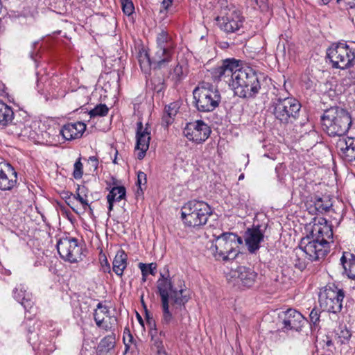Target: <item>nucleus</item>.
Wrapping results in <instances>:
<instances>
[{
	"label": "nucleus",
	"instance_id": "nucleus-16",
	"mask_svg": "<svg viewBox=\"0 0 355 355\" xmlns=\"http://www.w3.org/2000/svg\"><path fill=\"white\" fill-rule=\"evenodd\" d=\"M109 308L103 305L101 302L98 303L96 309L94 312V320L96 324V326L105 331H110L113 325L112 321H116L114 317L110 315Z\"/></svg>",
	"mask_w": 355,
	"mask_h": 355
},
{
	"label": "nucleus",
	"instance_id": "nucleus-40",
	"mask_svg": "<svg viewBox=\"0 0 355 355\" xmlns=\"http://www.w3.org/2000/svg\"><path fill=\"white\" fill-rule=\"evenodd\" d=\"M83 174V166L79 158L74 164L73 175L75 179H80Z\"/></svg>",
	"mask_w": 355,
	"mask_h": 355
},
{
	"label": "nucleus",
	"instance_id": "nucleus-20",
	"mask_svg": "<svg viewBox=\"0 0 355 355\" xmlns=\"http://www.w3.org/2000/svg\"><path fill=\"white\" fill-rule=\"evenodd\" d=\"M232 277L236 279L238 284L250 288L254 284L257 274L250 268L239 266L233 271Z\"/></svg>",
	"mask_w": 355,
	"mask_h": 355
},
{
	"label": "nucleus",
	"instance_id": "nucleus-22",
	"mask_svg": "<svg viewBox=\"0 0 355 355\" xmlns=\"http://www.w3.org/2000/svg\"><path fill=\"white\" fill-rule=\"evenodd\" d=\"M221 21H219L220 27L227 33H234L239 30L243 25V17L236 11H233L225 17H223Z\"/></svg>",
	"mask_w": 355,
	"mask_h": 355
},
{
	"label": "nucleus",
	"instance_id": "nucleus-2",
	"mask_svg": "<svg viewBox=\"0 0 355 355\" xmlns=\"http://www.w3.org/2000/svg\"><path fill=\"white\" fill-rule=\"evenodd\" d=\"M162 277L157 280V289L161 297L162 317L161 324L167 329L175 323V315L179 312H186L185 304L188 302L189 291L182 282L178 280V287H174L171 279Z\"/></svg>",
	"mask_w": 355,
	"mask_h": 355
},
{
	"label": "nucleus",
	"instance_id": "nucleus-28",
	"mask_svg": "<svg viewBox=\"0 0 355 355\" xmlns=\"http://www.w3.org/2000/svg\"><path fill=\"white\" fill-rule=\"evenodd\" d=\"M128 256L125 252L120 250H119L112 262V269L116 275L121 277L124 270L127 267Z\"/></svg>",
	"mask_w": 355,
	"mask_h": 355
},
{
	"label": "nucleus",
	"instance_id": "nucleus-31",
	"mask_svg": "<svg viewBox=\"0 0 355 355\" xmlns=\"http://www.w3.org/2000/svg\"><path fill=\"white\" fill-rule=\"evenodd\" d=\"M151 336V345L157 351L164 349L163 338L165 337L164 331H157V329L149 330Z\"/></svg>",
	"mask_w": 355,
	"mask_h": 355
},
{
	"label": "nucleus",
	"instance_id": "nucleus-32",
	"mask_svg": "<svg viewBox=\"0 0 355 355\" xmlns=\"http://www.w3.org/2000/svg\"><path fill=\"white\" fill-rule=\"evenodd\" d=\"M157 46L156 47H161L165 49H170L173 50L174 45L171 41V38L165 31H162L157 37Z\"/></svg>",
	"mask_w": 355,
	"mask_h": 355
},
{
	"label": "nucleus",
	"instance_id": "nucleus-13",
	"mask_svg": "<svg viewBox=\"0 0 355 355\" xmlns=\"http://www.w3.org/2000/svg\"><path fill=\"white\" fill-rule=\"evenodd\" d=\"M17 182V173L11 164L0 162V190L3 191H11L16 187Z\"/></svg>",
	"mask_w": 355,
	"mask_h": 355
},
{
	"label": "nucleus",
	"instance_id": "nucleus-36",
	"mask_svg": "<svg viewBox=\"0 0 355 355\" xmlns=\"http://www.w3.org/2000/svg\"><path fill=\"white\" fill-rule=\"evenodd\" d=\"M338 338L342 344L348 343L351 337L352 332L346 326L340 327L338 333Z\"/></svg>",
	"mask_w": 355,
	"mask_h": 355
},
{
	"label": "nucleus",
	"instance_id": "nucleus-33",
	"mask_svg": "<svg viewBox=\"0 0 355 355\" xmlns=\"http://www.w3.org/2000/svg\"><path fill=\"white\" fill-rule=\"evenodd\" d=\"M109 111L108 107L105 104H99L96 105L94 109L89 112L90 118L96 116H105L107 114Z\"/></svg>",
	"mask_w": 355,
	"mask_h": 355
},
{
	"label": "nucleus",
	"instance_id": "nucleus-25",
	"mask_svg": "<svg viewBox=\"0 0 355 355\" xmlns=\"http://www.w3.org/2000/svg\"><path fill=\"white\" fill-rule=\"evenodd\" d=\"M14 298L20 302L25 310L31 311L33 306L32 295L28 293L23 284L18 285L13 291Z\"/></svg>",
	"mask_w": 355,
	"mask_h": 355
},
{
	"label": "nucleus",
	"instance_id": "nucleus-51",
	"mask_svg": "<svg viewBox=\"0 0 355 355\" xmlns=\"http://www.w3.org/2000/svg\"><path fill=\"white\" fill-rule=\"evenodd\" d=\"M88 209L89 210V214L90 216H93L94 215V210H93V208L92 207L91 205L88 202V205H87L86 207V209Z\"/></svg>",
	"mask_w": 355,
	"mask_h": 355
},
{
	"label": "nucleus",
	"instance_id": "nucleus-54",
	"mask_svg": "<svg viewBox=\"0 0 355 355\" xmlns=\"http://www.w3.org/2000/svg\"><path fill=\"white\" fill-rule=\"evenodd\" d=\"M331 0H322L324 4L329 3Z\"/></svg>",
	"mask_w": 355,
	"mask_h": 355
},
{
	"label": "nucleus",
	"instance_id": "nucleus-45",
	"mask_svg": "<svg viewBox=\"0 0 355 355\" xmlns=\"http://www.w3.org/2000/svg\"><path fill=\"white\" fill-rule=\"evenodd\" d=\"M73 198L78 200L85 210H86V207L88 205V199H85L84 197L78 192V189H76V194H74Z\"/></svg>",
	"mask_w": 355,
	"mask_h": 355
},
{
	"label": "nucleus",
	"instance_id": "nucleus-48",
	"mask_svg": "<svg viewBox=\"0 0 355 355\" xmlns=\"http://www.w3.org/2000/svg\"><path fill=\"white\" fill-rule=\"evenodd\" d=\"M146 322L150 328V330L157 329L155 320L152 317H150L148 314L146 315Z\"/></svg>",
	"mask_w": 355,
	"mask_h": 355
},
{
	"label": "nucleus",
	"instance_id": "nucleus-23",
	"mask_svg": "<svg viewBox=\"0 0 355 355\" xmlns=\"http://www.w3.org/2000/svg\"><path fill=\"white\" fill-rule=\"evenodd\" d=\"M263 240V234L259 227L249 228L245 233V241L248 250L254 252L260 247V243Z\"/></svg>",
	"mask_w": 355,
	"mask_h": 355
},
{
	"label": "nucleus",
	"instance_id": "nucleus-18",
	"mask_svg": "<svg viewBox=\"0 0 355 355\" xmlns=\"http://www.w3.org/2000/svg\"><path fill=\"white\" fill-rule=\"evenodd\" d=\"M239 65L238 60L235 59H227L223 61L222 65L213 69L211 74L215 80H221L222 78H231L237 70Z\"/></svg>",
	"mask_w": 355,
	"mask_h": 355
},
{
	"label": "nucleus",
	"instance_id": "nucleus-56",
	"mask_svg": "<svg viewBox=\"0 0 355 355\" xmlns=\"http://www.w3.org/2000/svg\"><path fill=\"white\" fill-rule=\"evenodd\" d=\"M113 162H114V164H116V163H117V162H116V157H115V159H114Z\"/></svg>",
	"mask_w": 355,
	"mask_h": 355
},
{
	"label": "nucleus",
	"instance_id": "nucleus-57",
	"mask_svg": "<svg viewBox=\"0 0 355 355\" xmlns=\"http://www.w3.org/2000/svg\"><path fill=\"white\" fill-rule=\"evenodd\" d=\"M354 7H355V3H354L353 5H351V6H350V8H354Z\"/></svg>",
	"mask_w": 355,
	"mask_h": 355
},
{
	"label": "nucleus",
	"instance_id": "nucleus-9",
	"mask_svg": "<svg viewBox=\"0 0 355 355\" xmlns=\"http://www.w3.org/2000/svg\"><path fill=\"white\" fill-rule=\"evenodd\" d=\"M301 105L293 98L275 99L271 105L275 118L284 123H293L299 116Z\"/></svg>",
	"mask_w": 355,
	"mask_h": 355
},
{
	"label": "nucleus",
	"instance_id": "nucleus-26",
	"mask_svg": "<svg viewBox=\"0 0 355 355\" xmlns=\"http://www.w3.org/2000/svg\"><path fill=\"white\" fill-rule=\"evenodd\" d=\"M6 128L7 133L16 136V137H29L30 136V127L27 126L22 121H17L12 123H8V125H5Z\"/></svg>",
	"mask_w": 355,
	"mask_h": 355
},
{
	"label": "nucleus",
	"instance_id": "nucleus-11",
	"mask_svg": "<svg viewBox=\"0 0 355 355\" xmlns=\"http://www.w3.org/2000/svg\"><path fill=\"white\" fill-rule=\"evenodd\" d=\"M57 250L60 257L71 263L78 262L81 259L82 248L78 240L73 237H63L57 243Z\"/></svg>",
	"mask_w": 355,
	"mask_h": 355
},
{
	"label": "nucleus",
	"instance_id": "nucleus-46",
	"mask_svg": "<svg viewBox=\"0 0 355 355\" xmlns=\"http://www.w3.org/2000/svg\"><path fill=\"white\" fill-rule=\"evenodd\" d=\"M78 192L84 197L85 199H88L89 189L84 185H78Z\"/></svg>",
	"mask_w": 355,
	"mask_h": 355
},
{
	"label": "nucleus",
	"instance_id": "nucleus-24",
	"mask_svg": "<svg viewBox=\"0 0 355 355\" xmlns=\"http://www.w3.org/2000/svg\"><path fill=\"white\" fill-rule=\"evenodd\" d=\"M173 50L161 47H155L151 55V60L154 67L162 68L171 60Z\"/></svg>",
	"mask_w": 355,
	"mask_h": 355
},
{
	"label": "nucleus",
	"instance_id": "nucleus-49",
	"mask_svg": "<svg viewBox=\"0 0 355 355\" xmlns=\"http://www.w3.org/2000/svg\"><path fill=\"white\" fill-rule=\"evenodd\" d=\"M102 268L104 272H110V266L108 263L107 259L105 258L103 261L101 263Z\"/></svg>",
	"mask_w": 355,
	"mask_h": 355
},
{
	"label": "nucleus",
	"instance_id": "nucleus-1",
	"mask_svg": "<svg viewBox=\"0 0 355 355\" xmlns=\"http://www.w3.org/2000/svg\"><path fill=\"white\" fill-rule=\"evenodd\" d=\"M333 239L332 227L324 218H320L312 225L310 234L301 240L300 251L296 252L294 266L304 270L309 261L324 257L329 251V243Z\"/></svg>",
	"mask_w": 355,
	"mask_h": 355
},
{
	"label": "nucleus",
	"instance_id": "nucleus-7",
	"mask_svg": "<svg viewBox=\"0 0 355 355\" xmlns=\"http://www.w3.org/2000/svg\"><path fill=\"white\" fill-rule=\"evenodd\" d=\"M215 237L214 245L211 248L214 257L218 260H233L238 255L239 245L243 243L242 239L232 232H223Z\"/></svg>",
	"mask_w": 355,
	"mask_h": 355
},
{
	"label": "nucleus",
	"instance_id": "nucleus-30",
	"mask_svg": "<svg viewBox=\"0 0 355 355\" xmlns=\"http://www.w3.org/2000/svg\"><path fill=\"white\" fill-rule=\"evenodd\" d=\"M14 117V112L11 107L0 101V125L3 127L12 122Z\"/></svg>",
	"mask_w": 355,
	"mask_h": 355
},
{
	"label": "nucleus",
	"instance_id": "nucleus-6",
	"mask_svg": "<svg viewBox=\"0 0 355 355\" xmlns=\"http://www.w3.org/2000/svg\"><path fill=\"white\" fill-rule=\"evenodd\" d=\"M212 214L211 207L202 200H190L182 208V218L185 225L200 227L205 225Z\"/></svg>",
	"mask_w": 355,
	"mask_h": 355
},
{
	"label": "nucleus",
	"instance_id": "nucleus-38",
	"mask_svg": "<svg viewBox=\"0 0 355 355\" xmlns=\"http://www.w3.org/2000/svg\"><path fill=\"white\" fill-rule=\"evenodd\" d=\"M170 77L175 83H179L184 78L183 69L181 65L178 64L170 73Z\"/></svg>",
	"mask_w": 355,
	"mask_h": 355
},
{
	"label": "nucleus",
	"instance_id": "nucleus-17",
	"mask_svg": "<svg viewBox=\"0 0 355 355\" xmlns=\"http://www.w3.org/2000/svg\"><path fill=\"white\" fill-rule=\"evenodd\" d=\"M336 147L339 155L345 160L352 162L355 159V138L340 137Z\"/></svg>",
	"mask_w": 355,
	"mask_h": 355
},
{
	"label": "nucleus",
	"instance_id": "nucleus-12",
	"mask_svg": "<svg viewBox=\"0 0 355 355\" xmlns=\"http://www.w3.org/2000/svg\"><path fill=\"white\" fill-rule=\"evenodd\" d=\"M209 127L202 120H198L187 124L184 130V136L196 143L204 142L210 135Z\"/></svg>",
	"mask_w": 355,
	"mask_h": 355
},
{
	"label": "nucleus",
	"instance_id": "nucleus-19",
	"mask_svg": "<svg viewBox=\"0 0 355 355\" xmlns=\"http://www.w3.org/2000/svg\"><path fill=\"white\" fill-rule=\"evenodd\" d=\"M309 212L311 214H324L329 211L332 202L328 196H315L306 203Z\"/></svg>",
	"mask_w": 355,
	"mask_h": 355
},
{
	"label": "nucleus",
	"instance_id": "nucleus-21",
	"mask_svg": "<svg viewBox=\"0 0 355 355\" xmlns=\"http://www.w3.org/2000/svg\"><path fill=\"white\" fill-rule=\"evenodd\" d=\"M86 130V125L83 122L68 123L64 125L60 134L65 140H73L80 138Z\"/></svg>",
	"mask_w": 355,
	"mask_h": 355
},
{
	"label": "nucleus",
	"instance_id": "nucleus-39",
	"mask_svg": "<svg viewBox=\"0 0 355 355\" xmlns=\"http://www.w3.org/2000/svg\"><path fill=\"white\" fill-rule=\"evenodd\" d=\"M123 13L130 16L135 12V6L132 0H120Z\"/></svg>",
	"mask_w": 355,
	"mask_h": 355
},
{
	"label": "nucleus",
	"instance_id": "nucleus-43",
	"mask_svg": "<svg viewBox=\"0 0 355 355\" xmlns=\"http://www.w3.org/2000/svg\"><path fill=\"white\" fill-rule=\"evenodd\" d=\"M320 311L317 308H313L309 314L310 322L313 324H317L320 321Z\"/></svg>",
	"mask_w": 355,
	"mask_h": 355
},
{
	"label": "nucleus",
	"instance_id": "nucleus-50",
	"mask_svg": "<svg viewBox=\"0 0 355 355\" xmlns=\"http://www.w3.org/2000/svg\"><path fill=\"white\" fill-rule=\"evenodd\" d=\"M173 0H162V6L165 10H168L172 6Z\"/></svg>",
	"mask_w": 355,
	"mask_h": 355
},
{
	"label": "nucleus",
	"instance_id": "nucleus-37",
	"mask_svg": "<svg viewBox=\"0 0 355 355\" xmlns=\"http://www.w3.org/2000/svg\"><path fill=\"white\" fill-rule=\"evenodd\" d=\"M139 61L141 67H148L153 65L151 60V55L145 50H143L139 53Z\"/></svg>",
	"mask_w": 355,
	"mask_h": 355
},
{
	"label": "nucleus",
	"instance_id": "nucleus-35",
	"mask_svg": "<svg viewBox=\"0 0 355 355\" xmlns=\"http://www.w3.org/2000/svg\"><path fill=\"white\" fill-rule=\"evenodd\" d=\"M139 268L141 271L143 277H146L148 274H151L152 275H155L157 264L155 263H150L148 264L139 263Z\"/></svg>",
	"mask_w": 355,
	"mask_h": 355
},
{
	"label": "nucleus",
	"instance_id": "nucleus-5",
	"mask_svg": "<svg viewBox=\"0 0 355 355\" xmlns=\"http://www.w3.org/2000/svg\"><path fill=\"white\" fill-rule=\"evenodd\" d=\"M193 104L200 112H211L216 110L221 101L217 88L209 83H200L193 91Z\"/></svg>",
	"mask_w": 355,
	"mask_h": 355
},
{
	"label": "nucleus",
	"instance_id": "nucleus-58",
	"mask_svg": "<svg viewBox=\"0 0 355 355\" xmlns=\"http://www.w3.org/2000/svg\"><path fill=\"white\" fill-rule=\"evenodd\" d=\"M142 280H143L144 282H145V281L146 280V277H142Z\"/></svg>",
	"mask_w": 355,
	"mask_h": 355
},
{
	"label": "nucleus",
	"instance_id": "nucleus-34",
	"mask_svg": "<svg viewBox=\"0 0 355 355\" xmlns=\"http://www.w3.org/2000/svg\"><path fill=\"white\" fill-rule=\"evenodd\" d=\"M115 340V334L112 333V334L105 336L101 340L100 345L105 351H109L114 348Z\"/></svg>",
	"mask_w": 355,
	"mask_h": 355
},
{
	"label": "nucleus",
	"instance_id": "nucleus-15",
	"mask_svg": "<svg viewBox=\"0 0 355 355\" xmlns=\"http://www.w3.org/2000/svg\"><path fill=\"white\" fill-rule=\"evenodd\" d=\"M280 318L282 320V329L284 331H299L304 320V316L299 311L292 309L282 312Z\"/></svg>",
	"mask_w": 355,
	"mask_h": 355
},
{
	"label": "nucleus",
	"instance_id": "nucleus-44",
	"mask_svg": "<svg viewBox=\"0 0 355 355\" xmlns=\"http://www.w3.org/2000/svg\"><path fill=\"white\" fill-rule=\"evenodd\" d=\"M147 179L146 175L145 173L142 171H139L137 173V184L139 187V189L142 191L141 185H145L146 184Z\"/></svg>",
	"mask_w": 355,
	"mask_h": 355
},
{
	"label": "nucleus",
	"instance_id": "nucleus-14",
	"mask_svg": "<svg viewBox=\"0 0 355 355\" xmlns=\"http://www.w3.org/2000/svg\"><path fill=\"white\" fill-rule=\"evenodd\" d=\"M136 140L135 148L139 150L137 158L142 159L149 148L150 140V130L148 123H146V126L144 127L141 121L137 123Z\"/></svg>",
	"mask_w": 355,
	"mask_h": 355
},
{
	"label": "nucleus",
	"instance_id": "nucleus-4",
	"mask_svg": "<svg viewBox=\"0 0 355 355\" xmlns=\"http://www.w3.org/2000/svg\"><path fill=\"white\" fill-rule=\"evenodd\" d=\"M232 75V86L241 98H254L261 89L257 73L250 67H240Z\"/></svg>",
	"mask_w": 355,
	"mask_h": 355
},
{
	"label": "nucleus",
	"instance_id": "nucleus-41",
	"mask_svg": "<svg viewBox=\"0 0 355 355\" xmlns=\"http://www.w3.org/2000/svg\"><path fill=\"white\" fill-rule=\"evenodd\" d=\"M179 106L177 103H172L165 107V112L167 116L171 119L175 116L178 112Z\"/></svg>",
	"mask_w": 355,
	"mask_h": 355
},
{
	"label": "nucleus",
	"instance_id": "nucleus-3",
	"mask_svg": "<svg viewBox=\"0 0 355 355\" xmlns=\"http://www.w3.org/2000/svg\"><path fill=\"white\" fill-rule=\"evenodd\" d=\"M323 130L330 137H343L351 127L352 120L345 109L334 106L325 110L320 116Z\"/></svg>",
	"mask_w": 355,
	"mask_h": 355
},
{
	"label": "nucleus",
	"instance_id": "nucleus-59",
	"mask_svg": "<svg viewBox=\"0 0 355 355\" xmlns=\"http://www.w3.org/2000/svg\"><path fill=\"white\" fill-rule=\"evenodd\" d=\"M166 121L167 123H171V121L170 120H166Z\"/></svg>",
	"mask_w": 355,
	"mask_h": 355
},
{
	"label": "nucleus",
	"instance_id": "nucleus-53",
	"mask_svg": "<svg viewBox=\"0 0 355 355\" xmlns=\"http://www.w3.org/2000/svg\"><path fill=\"white\" fill-rule=\"evenodd\" d=\"M137 318H138V320H139V323H140L142 326H144V321H143V320H142L141 317L140 316V315H139V314H138V313H137Z\"/></svg>",
	"mask_w": 355,
	"mask_h": 355
},
{
	"label": "nucleus",
	"instance_id": "nucleus-10",
	"mask_svg": "<svg viewBox=\"0 0 355 355\" xmlns=\"http://www.w3.org/2000/svg\"><path fill=\"white\" fill-rule=\"evenodd\" d=\"M344 291L338 288L334 284H329L320 289L319 304L323 311L338 313L343 308Z\"/></svg>",
	"mask_w": 355,
	"mask_h": 355
},
{
	"label": "nucleus",
	"instance_id": "nucleus-55",
	"mask_svg": "<svg viewBox=\"0 0 355 355\" xmlns=\"http://www.w3.org/2000/svg\"><path fill=\"white\" fill-rule=\"evenodd\" d=\"M243 178H244V174H243V173H242V174H241V175H239V180H243Z\"/></svg>",
	"mask_w": 355,
	"mask_h": 355
},
{
	"label": "nucleus",
	"instance_id": "nucleus-27",
	"mask_svg": "<svg viewBox=\"0 0 355 355\" xmlns=\"http://www.w3.org/2000/svg\"><path fill=\"white\" fill-rule=\"evenodd\" d=\"M340 262L347 276L352 279H355V256L349 252H344Z\"/></svg>",
	"mask_w": 355,
	"mask_h": 355
},
{
	"label": "nucleus",
	"instance_id": "nucleus-8",
	"mask_svg": "<svg viewBox=\"0 0 355 355\" xmlns=\"http://www.w3.org/2000/svg\"><path fill=\"white\" fill-rule=\"evenodd\" d=\"M327 55L334 68L355 71V42L333 45L327 49Z\"/></svg>",
	"mask_w": 355,
	"mask_h": 355
},
{
	"label": "nucleus",
	"instance_id": "nucleus-52",
	"mask_svg": "<svg viewBox=\"0 0 355 355\" xmlns=\"http://www.w3.org/2000/svg\"><path fill=\"white\" fill-rule=\"evenodd\" d=\"M157 355H167L164 349L157 351Z\"/></svg>",
	"mask_w": 355,
	"mask_h": 355
},
{
	"label": "nucleus",
	"instance_id": "nucleus-42",
	"mask_svg": "<svg viewBox=\"0 0 355 355\" xmlns=\"http://www.w3.org/2000/svg\"><path fill=\"white\" fill-rule=\"evenodd\" d=\"M133 336L130 334V330L125 328L123 332V343L125 347V351H128L130 347V345L133 342Z\"/></svg>",
	"mask_w": 355,
	"mask_h": 355
},
{
	"label": "nucleus",
	"instance_id": "nucleus-29",
	"mask_svg": "<svg viewBox=\"0 0 355 355\" xmlns=\"http://www.w3.org/2000/svg\"><path fill=\"white\" fill-rule=\"evenodd\" d=\"M125 188L123 186L114 187L107 196L108 211L113 209L114 202L120 201L125 196Z\"/></svg>",
	"mask_w": 355,
	"mask_h": 355
},
{
	"label": "nucleus",
	"instance_id": "nucleus-47",
	"mask_svg": "<svg viewBox=\"0 0 355 355\" xmlns=\"http://www.w3.org/2000/svg\"><path fill=\"white\" fill-rule=\"evenodd\" d=\"M89 163L92 165V166L94 168V171L97 169L98 166V157L96 156H91L88 159Z\"/></svg>",
	"mask_w": 355,
	"mask_h": 355
}]
</instances>
